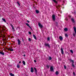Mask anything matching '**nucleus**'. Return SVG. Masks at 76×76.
I'll return each instance as SVG.
<instances>
[{
    "label": "nucleus",
    "instance_id": "nucleus-1",
    "mask_svg": "<svg viewBox=\"0 0 76 76\" xmlns=\"http://www.w3.org/2000/svg\"><path fill=\"white\" fill-rule=\"evenodd\" d=\"M45 47H48L49 48H50V45L49 43H47L46 42H45Z\"/></svg>",
    "mask_w": 76,
    "mask_h": 76
},
{
    "label": "nucleus",
    "instance_id": "nucleus-2",
    "mask_svg": "<svg viewBox=\"0 0 76 76\" xmlns=\"http://www.w3.org/2000/svg\"><path fill=\"white\" fill-rule=\"evenodd\" d=\"M52 18L53 21L56 20V16L54 15H53L52 16Z\"/></svg>",
    "mask_w": 76,
    "mask_h": 76
},
{
    "label": "nucleus",
    "instance_id": "nucleus-3",
    "mask_svg": "<svg viewBox=\"0 0 76 76\" xmlns=\"http://www.w3.org/2000/svg\"><path fill=\"white\" fill-rule=\"evenodd\" d=\"M7 49L8 51H13V49L12 47L11 48H7Z\"/></svg>",
    "mask_w": 76,
    "mask_h": 76
},
{
    "label": "nucleus",
    "instance_id": "nucleus-4",
    "mask_svg": "<svg viewBox=\"0 0 76 76\" xmlns=\"http://www.w3.org/2000/svg\"><path fill=\"white\" fill-rule=\"evenodd\" d=\"M38 25L40 28H43V26L39 22L38 23Z\"/></svg>",
    "mask_w": 76,
    "mask_h": 76
},
{
    "label": "nucleus",
    "instance_id": "nucleus-5",
    "mask_svg": "<svg viewBox=\"0 0 76 76\" xmlns=\"http://www.w3.org/2000/svg\"><path fill=\"white\" fill-rule=\"evenodd\" d=\"M61 53L62 55H63L64 54V51H63V48L62 47H61Z\"/></svg>",
    "mask_w": 76,
    "mask_h": 76
},
{
    "label": "nucleus",
    "instance_id": "nucleus-6",
    "mask_svg": "<svg viewBox=\"0 0 76 76\" xmlns=\"http://www.w3.org/2000/svg\"><path fill=\"white\" fill-rule=\"evenodd\" d=\"M34 72H35V75H37V68L34 67Z\"/></svg>",
    "mask_w": 76,
    "mask_h": 76
},
{
    "label": "nucleus",
    "instance_id": "nucleus-7",
    "mask_svg": "<svg viewBox=\"0 0 76 76\" xmlns=\"http://www.w3.org/2000/svg\"><path fill=\"white\" fill-rule=\"evenodd\" d=\"M34 69L33 67H31V68L30 72L31 73H33L34 72Z\"/></svg>",
    "mask_w": 76,
    "mask_h": 76
},
{
    "label": "nucleus",
    "instance_id": "nucleus-8",
    "mask_svg": "<svg viewBox=\"0 0 76 76\" xmlns=\"http://www.w3.org/2000/svg\"><path fill=\"white\" fill-rule=\"evenodd\" d=\"M17 41H18V45H20V40H19V39H18L17 40Z\"/></svg>",
    "mask_w": 76,
    "mask_h": 76
},
{
    "label": "nucleus",
    "instance_id": "nucleus-9",
    "mask_svg": "<svg viewBox=\"0 0 76 76\" xmlns=\"http://www.w3.org/2000/svg\"><path fill=\"white\" fill-rule=\"evenodd\" d=\"M50 70L51 71H53V70H54V68H53V66H52L50 67Z\"/></svg>",
    "mask_w": 76,
    "mask_h": 76
},
{
    "label": "nucleus",
    "instance_id": "nucleus-10",
    "mask_svg": "<svg viewBox=\"0 0 76 76\" xmlns=\"http://www.w3.org/2000/svg\"><path fill=\"white\" fill-rule=\"evenodd\" d=\"M0 54H1V55H3V56H4V53L2 51H0Z\"/></svg>",
    "mask_w": 76,
    "mask_h": 76
},
{
    "label": "nucleus",
    "instance_id": "nucleus-11",
    "mask_svg": "<svg viewBox=\"0 0 76 76\" xmlns=\"http://www.w3.org/2000/svg\"><path fill=\"white\" fill-rule=\"evenodd\" d=\"M33 36L34 38L35 39H36V40H37V37H36V36H35V35L34 34L33 35Z\"/></svg>",
    "mask_w": 76,
    "mask_h": 76
},
{
    "label": "nucleus",
    "instance_id": "nucleus-12",
    "mask_svg": "<svg viewBox=\"0 0 76 76\" xmlns=\"http://www.w3.org/2000/svg\"><path fill=\"white\" fill-rule=\"evenodd\" d=\"M71 20L72 21V22L73 23H75V19H74L73 18H71Z\"/></svg>",
    "mask_w": 76,
    "mask_h": 76
},
{
    "label": "nucleus",
    "instance_id": "nucleus-13",
    "mask_svg": "<svg viewBox=\"0 0 76 76\" xmlns=\"http://www.w3.org/2000/svg\"><path fill=\"white\" fill-rule=\"evenodd\" d=\"M59 39H60V40H63V37L61 36H60L59 37Z\"/></svg>",
    "mask_w": 76,
    "mask_h": 76
},
{
    "label": "nucleus",
    "instance_id": "nucleus-14",
    "mask_svg": "<svg viewBox=\"0 0 76 76\" xmlns=\"http://www.w3.org/2000/svg\"><path fill=\"white\" fill-rule=\"evenodd\" d=\"M10 25L11 26H12V30H14V26H13V25H12V24H10Z\"/></svg>",
    "mask_w": 76,
    "mask_h": 76
},
{
    "label": "nucleus",
    "instance_id": "nucleus-15",
    "mask_svg": "<svg viewBox=\"0 0 76 76\" xmlns=\"http://www.w3.org/2000/svg\"><path fill=\"white\" fill-rule=\"evenodd\" d=\"M22 63H23V65H24V66L25 65H26V64H25V61H23V62H22Z\"/></svg>",
    "mask_w": 76,
    "mask_h": 76
},
{
    "label": "nucleus",
    "instance_id": "nucleus-16",
    "mask_svg": "<svg viewBox=\"0 0 76 76\" xmlns=\"http://www.w3.org/2000/svg\"><path fill=\"white\" fill-rule=\"evenodd\" d=\"M10 76H15V75L13 74L12 73H10Z\"/></svg>",
    "mask_w": 76,
    "mask_h": 76
},
{
    "label": "nucleus",
    "instance_id": "nucleus-17",
    "mask_svg": "<svg viewBox=\"0 0 76 76\" xmlns=\"http://www.w3.org/2000/svg\"><path fill=\"white\" fill-rule=\"evenodd\" d=\"M2 19L4 22H6V20L4 18H2Z\"/></svg>",
    "mask_w": 76,
    "mask_h": 76
},
{
    "label": "nucleus",
    "instance_id": "nucleus-18",
    "mask_svg": "<svg viewBox=\"0 0 76 76\" xmlns=\"http://www.w3.org/2000/svg\"><path fill=\"white\" fill-rule=\"evenodd\" d=\"M55 73L56 75H58L59 74V73H58V71H56L55 72Z\"/></svg>",
    "mask_w": 76,
    "mask_h": 76
},
{
    "label": "nucleus",
    "instance_id": "nucleus-19",
    "mask_svg": "<svg viewBox=\"0 0 76 76\" xmlns=\"http://www.w3.org/2000/svg\"><path fill=\"white\" fill-rule=\"evenodd\" d=\"M64 31H65L66 32V31H68V29H67V28H65L64 29Z\"/></svg>",
    "mask_w": 76,
    "mask_h": 76
},
{
    "label": "nucleus",
    "instance_id": "nucleus-20",
    "mask_svg": "<svg viewBox=\"0 0 76 76\" xmlns=\"http://www.w3.org/2000/svg\"><path fill=\"white\" fill-rule=\"evenodd\" d=\"M49 60H52V58L50 56H49V59H48Z\"/></svg>",
    "mask_w": 76,
    "mask_h": 76
},
{
    "label": "nucleus",
    "instance_id": "nucleus-21",
    "mask_svg": "<svg viewBox=\"0 0 76 76\" xmlns=\"http://www.w3.org/2000/svg\"><path fill=\"white\" fill-rule=\"evenodd\" d=\"M17 68H18L19 69V68H20V65H19V64H17Z\"/></svg>",
    "mask_w": 76,
    "mask_h": 76
},
{
    "label": "nucleus",
    "instance_id": "nucleus-22",
    "mask_svg": "<svg viewBox=\"0 0 76 76\" xmlns=\"http://www.w3.org/2000/svg\"><path fill=\"white\" fill-rule=\"evenodd\" d=\"M35 12H36V13H39V11L37 10H35Z\"/></svg>",
    "mask_w": 76,
    "mask_h": 76
},
{
    "label": "nucleus",
    "instance_id": "nucleus-23",
    "mask_svg": "<svg viewBox=\"0 0 76 76\" xmlns=\"http://www.w3.org/2000/svg\"><path fill=\"white\" fill-rule=\"evenodd\" d=\"M72 63V64L74 63V61L73 60H72L71 59H70Z\"/></svg>",
    "mask_w": 76,
    "mask_h": 76
},
{
    "label": "nucleus",
    "instance_id": "nucleus-24",
    "mask_svg": "<svg viewBox=\"0 0 76 76\" xmlns=\"http://www.w3.org/2000/svg\"><path fill=\"white\" fill-rule=\"evenodd\" d=\"M60 5H58V6H57L56 7V8L57 9H59V7H60Z\"/></svg>",
    "mask_w": 76,
    "mask_h": 76
},
{
    "label": "nucleus",
    "instance_id": "nucleus-25",
    "mask_svg": "<svg viewBox=\"0 0 76 76\" xmlns=\"http://www.w3.org/2000/svg\"><path fill=\"white\" fill-rule=\"evenodd\" d=\"M26 25H27V26H28V27L30 26H29V24H28V23H26Z\"/></svg>",
    "mask_w": 76,
    "mask_h": 76
},
{
    "label": "nucleus",
    "instance_id": "nucleus-26",
    "mask_svg": "<svg viewBox=\"0 0 76 76\" xmlns=\"http://www.w3.org/2000/svg\"><path fill=\"white\" fill-rule=\"evenodd\" d=\"M3 28H5V26H4L3 27H2V28L3 30L4 31L5 30Z\"/></svg>",
    "mask_w": 76,
    "mask_h": 76
},
{
    "label": "nucleus",
    "instance_id": "nucleus-27",
    "mask_svg": "<svg viewBox=\"0 0 76 76\" xmlns=\"http://www.w3.org/2000/svg\"><path fill=\"white\" fill-rule=\"evenodd\" d=\"M47 67V68L48 69H49L50 68V65H47V66H46Z\"/></svg>",
    "mask_w": 76,
    "mask_h": 76
},
{
    "label": "nucleus",
    "instance_id": "nucleus-28",
    "mask_svg": "<svg viewBox=\"0 0 76 76\" xmlns=\"http://www.w3.org/2000/svg\"><path fill=\"white\" fill-rule=\"evenodd\" d=\"M56 25L57 26H58V23L57 22L56 23Z\"/></svg>",
    "mask_w": 76,
    "mask_h": 76
},
{
    "label": "nucleus",
    "instance_id": "nucleus-29",
    "mask_svg": "<svg viewBox=\"0 0 76 76\" xmlns=\"http://www.w3.org/2000/svg\"><path fill=\"white\" fill-rule=\"evenodd\" d=\"M74 31H76V28L75 27H74Z\"/></svg>",
    "mask_w": 76,
    "mask_h": 76
},
{
    "label": "nucleus",
    "instance_id": "nucleus-30",
    "mask_svg": "<svg viewBox=\"0 0 76 76\" xmlns=\"http://www.w3.org/2000/svg\"><path fill=\"white\" fill-rule=\"evenodd\" d=\"M70 51L71 53H72V54H73V50H70Z\"/></svg>",
    "mask_w": 76,
    "mask_h": 76
},
{
    "label": "nucleus",
    "instance_id": "nucleus-31",
    "mask_svg": "<svg viewBox=\"0 0 76 76\" xmlns=\"http://www.w3.org/2000/svg\"><path fill=\"white\" fill-rule=\"evenodd\" d=\"M47 40L48 41H50V37H48L47 38Z\"/></svg>",
    "mask_w": 76,
    "mask_h": 76
},
{
    "label": "nucleus",
    "instance_id": "nucleus-32",
    "mask_svg": "<svg viewBox=\"0 0 76 76\" xmlns=\"http://www.w3.org/2000/svg\"><path fill=\"white\" fill-rule=\"evenodd\" d=\"M65 20H66V21H67L68 20V18H66L65 19Z\"/></svg>",
    "mask_w": 76,
    "mask_h": 76
},
{
    "label": "nucleus",
    "instance_id": "nucleus-33",
    "mask_svg": "<svg viewBox=\"0 0 76 76\" xmlns=\"http://www.w3.org/2000/svg\"><path fill=\"white\" fill-rule=\"evenodd\" d=\"M65 36V37H68V36H69L67 34H66Z\"/></svg>",
    "mask_w": 76,
    "mask_h": 76
},
{
    "label": "nucleus",
    "instance_id": "nucleus-34",
    "mask_svg": "<svg viewBox=\"0 0 76 76\" xmlns=\"http://www.w3.org/2000/svg\"><path fill=\"white\" fill-rule=\"evenodd\" d=\"M31 41V39H30V38H28V41Z\"/></svg>",
    "mask_w": 76,
    "mask_h": 76
},
{
    "label": "nucleus",
    "instance_id": "nucleus-35",
    "mask_svg": "<svg viewBox=\"0 0 76 76\" xmlns=\"http://www.w3.org/2000/svg\"><path fill=\"white\" fill-rule=\"evenodd\" d=\"M73 75H74V76H76V75L75 74V73L74 72H73Z\"/></svg>",
    "mask_w": 76,
    "mask_h": 76
},
{
    "label": "nucleus",
    "instance_id": "nucleus-36",
    "mask_svg": "<svg viewBox=\"0 0 76 76\" xmlns=\"http://www.w3.org/2000/svg\"><path fill=\"white\" fill-rule=\"evenodd\" d=\"M28 34H30V35H31V32L30 31H29Z\"/></svg>",
    "mask_w": 76,
    "mask_h": 76
},
{
    "label": "nucleus",
    "instance_id": "nucleus-37",
    "mask_svg": "<svg viewBox=\"0 0 76 76\" xmlns=\"http://www.w3.org/2000/svg\"><path fill=\"white\" fill-rule=\"evenodd\" d=\"M72 64V67H75V65H74V64H73V63Z\"/></svg>",
    "mask_w": 76,
    "mask_h": 76
},
{
    "label": "nucleus",
    "instance_id": "nucleus-38",
    "mask_svg": "<svg viewBox=\"0 0 76 76\" xmlns=\"http://www.w3.org/2000/svg\"><path fill=\"white\" fill-rule=\"evenodd\" d=\"M17 4H18L20 6V4H19V2L18 1L17 2Z\"/></svg>",
    "mask_w": 76,
    "mask_h": 76
},
{
    "label": "nucleus",
    "instance_id": "nucleus-39",
    "mask_svg": "<svg viewBox=\"0 0 76 76\" xmlns=\"http://www.w3.org/2000/svg\"><path fill=\"white\" fill-rule=\"evenodd\" d=\"M64 68L65 69H66V66L64 65Z\"/></svg>",
    "mask_w": 76,
    "mask_h": 76
},
{
    "label": "nucleus",
    "instance_id": "nucleus-40",
    "mask_svg": "<svg viewBox=\"0 0 76 76\" xmlns=\"http://www.w3.org/2000/svg\"><path fill=\"white\" fill-rule=\"evenodd\" d=\"M73 36H74V37H75V33H73Z\"/></svg>",
    "mask_w": 76,
    "mask_h": 76
},
{
    "label": "nucleus",
    "instance_id": "nucleus-41",
    "mask_svg": "<svg viewBox=\"0 0 76 76\" xmlns=\"http://www.w3.org/2000/svg\"><path fill=\"white\" fill-rule=\"evenodd\" d=\"M34 61L35 63H37V61H36L35 60H34Z\"/></svg>",
    "mask_w": 76,
    "mask_h": 76
},
{
    "label": "nucleus",
    "instance_id": "nucleus-42",
    "mask_svg": "<svg viewBox=\"0 0 76 76\" xmlns=\"http://www.w3.org/2000/svg\"><path fill=\"white\" fill-rule=\"evenodd\" d=\"M69 16V18H71V17H72V16Z\"/></svg>",
    "mask_w": 76,
    "mask_h": 76
},
{
    "label": "nucleus",
    "instance_id": "nucleus-43",
    "mask_svg": "<svg viewBox=\"0 0 76 76\" xmlns=\"http://www.w3.org/2000/svg\"><path fill=\"white\" fill-rule=\"evenodd\" d=\"M27 22L28 23H29V20H27Z\"/></svg>",
    "mask_w": 76,
    "mask_h": 76
},
{
    "label": "nucleus",
    "instance_id": "nucleus-44",
    "mask_svg": "<svg viewBox=\"0 0 76 76\" xmlns=\"http://www.w3.org/2000/svg\"><path fill=\"white\" fill-rule=\"evenodd\" d=\"M22 39L23 42H24V41H23V38H22Z\"/></svg>",
    "mask_w": 76,
    "mask_h": 76
},
{
    "label": "nucleus",
    "instance_id": "nucleus-45",
    "mask_svg": "<svg viewBox=\"0 0 76 76\" xmlns=\"http://www.w3.org/2000/svg\"><path fill=\"white\" fill-rule=\"evenodd\" d=\"M29 28H30L31 29H32V28H31V26H30L29 27Z\"/></svg>",
    "mask_w": 76,
    "mask_h": 76
},
{
    "label": "nucleus",
    "instance_id": "nucleus-46",
    "mask_svg": "<svg viewBox=\"0 0 76 76\" xmlns=\"http://www.w3.org/2000/svg\"><path fill=\"white\" fill-rule=\"evenodd\" d=\"M23 56H24V57H25L26 56L25 54H24Z\"/></svg>",
    "mask_w": 76,
    "mask_h": 76
},
{
    "label": "nucleus",
    "instance_id": "nucleus-47",
    "mask_svg": "<svg viewBox=\"0 0 76 76\" xmlns=\"http://www.w3.org/2000/svg\"><path fill=\"white\" fill-rule=\"evenodd\" d=\"M1 16H2V15H0V18H1Z\"/></svg>",
    "mask_w": 76,
    "mask_h": 76
},
{
    "label": "nucleus",
    "instance_id": "nucleus-48",
    "mask_svg": "<svg viewBox=\"0 0 76 76\" xmlns=\"http://www.w3.org/2000/svg\"><path fill=\"white\" fill-rule=\"evenodd\" d=\"M19 63L20 64V63H21V61H20L19 62Z\"/></svg>",
    "mask_w": 76,
    "mask_h": 76
},
{
    "label": "nucleus",
    "instance_id": "nucleus-49",
    "mask_svg": "<svg viewBox=\"0 0 76 76\" xmlns=\"http://www.w3.org/2000/svg\"><path fill=\"white\" fill-rule=\"evenodd\" d=\"M6 45V42H5V45Z\"/></svg>",
    "mask_w": 76,
    "mask_h": 76
},
{
    "label": "nucleus",
    "instance_id": "nucleus-50",
    "mask_svg": "<svg viewBox=\"0 0 76 76\" xmlns=\"http://www.w3.org/2000/svg\"><path fill=\"white\" fill-rule=\"evenodd\" d=\"M63 3H64V1H63Z\"/></svg>",
    "mask_w": 76,
    "mask_h": 76
},
{
    "label": "nucleus",
    "instance_id": "nucleus-51",
    "mask_svg": "<svg viewBox=\"0 0 76 76\" xmlns=\"http://www.w3.org/2000/svg\"><path fill=\"white\" fill-rule=\"evenodd\" d=\"M31 31H33V30H32V29H31Z\"/></svg>",
    "mask_w": 76,
    "mask_h": 76
},
{
    "label": "nucleus",
    "instance_id": "nucleus-52",
    "mask_svg": "<svg viewBox=\"0 0 76 76\" xmlns=\"http://www.w3.org/2000/svg\"><path fill=\"white\" fill-rule=\"evenodd\" d=\"M4 37H5V36H4Z\"/></svg>",
    "mask_w": 76,
    "mask_h": 76
},
{
    "label": "nucleus",
    "instance_id": "nucleus-53",
    "mask_svg": "<svg viewBox=\"0 0 76 76\" xmlns=\"http://www.w3.org/2000/svg\"><path fill=\"white\" fill-rule=\"evenodd\" d=\"M1 10V8H0V10Z\"/></svg>",
    "mask_w": 76,
    "mask_h": 76
},
{
    "label": "nucleus",
    "instance_id": "nucleus-54",
    "mask_svg": "<svg viewBox=\"0 0 76 76\" xmlns=\"http://www.w3.org/2000/svg\"><path fill=\"white\" fill-rule=\"evenodd\" d=\"M37 0V1H38V0Z\"/></svg>",
    "mask_w": 76,
    "mask_h": 76
}]
</instances>
